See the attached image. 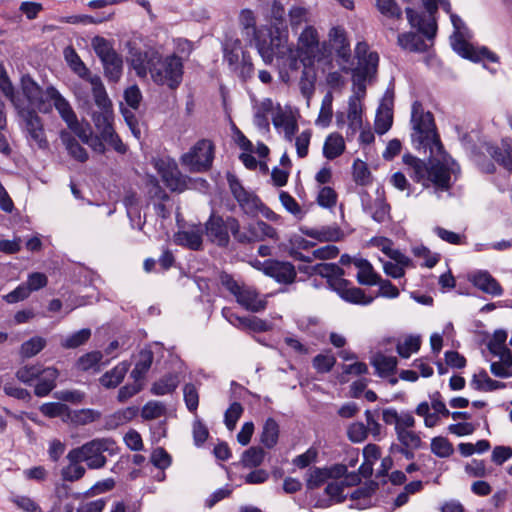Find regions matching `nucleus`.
<instances>
[{
    "label": "nucleus",
    "mask_w": 512,
    "mask_h": 512,
    "mask_svg": "<svg viewBox=\"0 0 512 512\" xmlns=\"http://www.w3.org/2000/svg\"><path fill=\"white\" fill-rule=\"evenodd\" d=\"M203 231L200 227H195L189 230L179 231L174 236L176 244L187 247L191 250L198 251L202 248Z\"/></svg>",
    "instance_id": "nucleus-26"
},
{
    "label": "nucleus",
    "mask_w": 512,
    "mask_h": 512,
    "mask_svg": "<svg viewBox=\"0 0 512 512\" xmlns=\"http://www.w3.org/2000/svg\"><path fill=\"white\" fill-rule=\"evenodd\" d=\"M348 129L346 132L347 138H352L356 133L362 129V104L358 96L353 95L348 101Z\"/></svg>",
    "instance_id": "nucleus-22"
},
{
    "label": "nucleus",
    "mask_w": 512,
    "mask_h": 512,
    "mask_svg": "<svg viewBox=\"0 0 512 512\" xmlns=\"http://www.w3.org/2000/svg\"><path fill=\"white\" fill-rule=\"evenodd\" d=\"M237 302L252 312H260L265 309L266 301L259 298L255 289L244 286L236 296Z\"/></svg>",
    "instance_id": "nucleus-25"
},
{
    "label": "nucleus",
    "mask_w": 512,
    "mask_h": 512,
    "mask_svg": "<svg viewBox=\"0 0 512 512\" xmlns=\"http://www.w3.org/2000/svg\"><path fill=\"white\" fill-rule=\"evenodd\" d=\"M382 419L387 425H394L398 445L422 448L424 443L420 433L414 430L416 421L411 412L398 413L394 408H386Z\"/></svg>",
    "instance_id": "nucleus-5"
},
{
    "label": "nucleus",
    "mask_w": 512,
    "mask_h": 512,
    "mask_svg": "<svg viewBox=\"0 0 512 512\" xmlns=\"http://www.w3.org/2000/svg\"><path fill=\"white\" fill-rule=\"evenodd\" d=\"M91 337V330L83 328L67 336L61 341V346L65 349H75L84 345Z\"/></svg>",
    "instance_id": "nucleus-51"
},
{
    "label": "nucleus",
    "mask_w": 512,
    "mask_h": 512,
    "mask_svg": "<svg viewBox=\"0 0 512 512\" xmlns=\"http://www.w3.org/2000/svg\"><path fill=\"white\" fill-rule=\"evenodd\" d=\"M91 46L101 61L117 53L113 43L102 36L93 37Z\"/></svg>",
    "instance_id": "nucleus-49"
},
{
    "label": "nucleus",
    "mask_w": 512,
    "mask_h": 512,
    "mask_svg": "<svg viewBox=\"0 0 512 512\" xmlns=\"http://www.w3.org/2000/svg\"><path fill=\"white\" fill-rule=\"evenodd\" d=\"M69 416L73 423L77 425H86L100 419L101 413L94 409H80L73 411Z\"/></svg>",
    "instance_id": "nucleus-62"
},
{
    "label": "nucleus",
    "mask_w": 512,
    "mask_h": 512,
    "mask_svg": "<svg viewBox=\"0 0 512 512\" xmlns=\"http://www.w3.org/2000/svg\"><path fill=\"white\" fill-rule=\"evenodd\" d=\"M328 37L337 56L341 58L343 62H348L351 57V50L345 29L341 26H334L330 29Z\"/></svg>",
    "instance_id": "nucleus-21"
},
{
    "label": "nucleus",
    "mask_w": 512,
    "mask_h": 512,
    "mask_svg": "<svg viewBox=\"0 0 512 512\" xmlns=\"http://www.w3.org/2000/svg\"><path fill=\"white\" fill-rule=\"evenodd\" d=\"M179 385V378L176 374H167L156 381L151 387V393L163 396L173 393Z\"/></svg>",
    "instance_id": "nucleus-42"
},
{
    "label": "nucleus",
    "mask_w": 512,
    "mask_h": 512,
    "mask_svg": "<svg viewBox=\"0 0 512 512\" xmlns=\"http://www.w3.org/2000/svg\"><path fill=\"white\" fill-rule=\"evenodd\" d=\"M257 50L266 64H272L276 58L279 76L284 83L290 82L291 72L297 71L303 62L288 44L287 35L281 33L276 36L270 35L269 41L258 40Z\"/></svg>",
    "instance_id": "nucleus-2"
},
{
    "label": "nucleus",
    "mask_w": 512,
    "mask_h": 512,
    "mask_svg": "<svg viewBox=\"0 0 512 512\" xmlns=\"http://www.w3.org/2000/svg\"><path fill=\"white\" fill-rule=\"evenodd\" d=\"M302 233L319 242H336L342 239L343 231L337 226L301 229Z\"/></svg>",
    "instance_id": "nucleus-24"
},
{
    "label": "nucleus",
    "mask_w": 512,
    "mask_h": 512,
    "mask_svg": "<svg viewBox=\"0 0 512 512\" xmlns=\"http://www.w3.org/2000/svg\"><path fill=\"white\" fill-rule=\"evenodd\" d=\"M46 98L52 107H55L66 124L74 122L75 118H77L69 102L55 87L49 86L46 88Z\"/></svg>",
    "instance_id": "nucleus-20"
},
{
    "label": "nucleus",
    "mask_w": 512,
    "mask_h": 512,
    "mask_svg": "<svg viewBox=\"0 0 512 512\" xmlns=\"http://www.w3.org/2000/svg\"><path fill=\"white\" fill-rule=\"evenodd\" d=\"M352 169L353 180L356 184L360 186H367L371 183V172L364 161L356 159L353 163Z\"/></svg>",
    "instance_id": "nucleus-54"
},
{
    "label": "nucleus",
    "mask_w": 512,
    "mask_h": 512,
    "mask_svg": "<svg viewBox=\"0 0 512 512\" xmlns=\"http://www.w3.org/2000/svg\"><path fill=\"white\" fill-rule=\"evenodd\" d=\"M397 358L394 356H386L383 354L376 355L371 364L375 367L380 377H388L393 375L397 368Z\"/></svg>",
    "instance_id": "nucleus-38"
},
{
    "label": "nucleus",
    "mask_w": 512,
    "mask_h": 512,
    "mask_svg": "<svg viewBox=\"0 0 512 512\" xmlns=\"http://www.w3.org/2000/svg\"><path fill=\"white\" fill-rule=\"evenodd\" d=\"M345 150V141L339 133H331L325 140L323 146V154L329 159L333 160L339 157Z\"/></svg>",
    "instance_id": "nucleus-35"
},
{
    "label": "nucleus",
    "mask_w": 512,
    "mask_h": 512,
    "mask_svg": "<svg viewBox=\"0 0 512 512\" xmlns=\"http://www.w3.org/2000/svg\"><path fill=\"white\" fill-rule=\"evenodd\" d=\"M239 22L242 28L245 30L246 35L251 36L255 40L257 46L258 40H262L260 37V31L256 28V19L254 13L250 9H244L241 11L239 16Z\"/></svg>",
    "instance_id": "nucleus-44"
},
{
    "label": "nucleus",
    "mask_w": 512,
    "mask_h": 512,
    "mask_svg": "<svg viewBox=\"0 0 512 512\" xmlns=\"http://www.w3.org/2000/svg\"><path fill=\"white\" fill-rule=\"evenodd\" d=\"M103 354L100 351H91L82 355L76 361V369L82 372L93 371L99 372L101 369V361Z\"/></svg>",
    "instance_id": "nucleus-37"
},
{
    "label": "nucleus",
    "mask_w": 512,
    "mask_h": 512,
    "mask_svg": "<svg viewBox=\"0 0 512 512\" xmlns=\"http://www.w3.org/2000/svg\"><path fill=\"white\" fill-rule=\"evenodd\" d=\"M288 20L292 31L297 32L304 24L309 25L310 11L304 6L293 5L288 11Z\"/></svg>",
    "instance_id": "nucleus-39"
},
{
    "label": "nucleus",
    "mask_w": 512,
    "mask_h": 512,
    "mask_svg": "<svg viewBox=\"0 0 512 512\" xmlns=\"http://www.w3.org/2000/svg\"><path fill=\"white\" fill-rule=\"evenodd\" d=\"M21 90L31 109H37L41 113L52 111V105L46 98V89L43 90L29 75L22 76Z\"/></svg>",
    "instance_id": "nucleus-15"
},
{
    "label": "nucleus",
    "mask_w": 512,
    "mask_h": 512,
    "mask_svg": "<svg viewBox=\"0 0 512 512\" xmlns=\"http://www.w3.org/2000/svg\"><path fill=\"white\" fill-rule=\"evenodd\" d=\"M69 465L63 467L61 470V476L63 480L74 482L81 479L85 475V468L80 464L82 461H75L71 457V450L67 454Z\"/></svg>",
    "instance_id": "nucleus-45"
},
{
    "label": "nucleus",
    "mask_w": 512,
    "mask_h": 512,
    "mask_svg": "<svg viewBox=\"0 0 512 512\" xmlns=\"http://www.w3.org/2000/svg\"><path fill=\"white\" fill-rule=\"evenodd\" d=\"M105 77L111 82H118L123 73V59L116 53L101 61Z\"/></svg>",
    "instance_id": "nucleus-33"
},
{
    "label": "nucleus",
    "mask_w": 512,
    "mask_h": 512,
    "mask_svg": "<svg viewBox=\"0 0 512 512\" xmlns=\"http://www.w3.org/2000/svg\"><path fill=\"white\" fill-rule=\"evenodd\" d=\"M354 265L358 268L357 281L362 285H376L379 282L380 275L377 274L366 259H356Z\"/></svg>",
    "instance_id": "nucleus-31"
},
{
    "label": "nucleus",
    "mask_w": 512,
    "mask_h": 512,
    "mask_svg": "<svg viewBox=\"0 0 512 512\" xmlns=\"http://www.w3.org/2000/svg\"><path fill=\"white\" fill-rule=\"evenodd\" d=\"M47 342L46 339L40 336H35L22 343L19 354L23 359L34 357L41 352Z\"/></svg>",
    "instance_id": "nucleus-46"
},
{
    "label": "nucleus",
    "mask_w": 512,
    "mask_h": 512,
    "mask_svg": "<svg viewBox=\"0 0 512 512\" xmlns=\"http://www.w3.org/2000/svg\"><path fill=\"white\" fill-rule=\"evenodd\" d=\"M471 281L474 284V286H476L485 293L494 296H499L503 293V289L500 286L499 282L486 271H479L475 273L472 276Z\"/></svg>",
    "instance_id": "nucleus-28"
},
{
    "label": "nucleus",
    "mask_w": 512,
    "mask_h": 512,
    "mask_svg": "<svg viewBox=\"0 0 512 512\" xmlns=\"http://www.w3.org/2000/svg\"><path fill=\"white\" fill-rule=\"evenodd\" d=\"M65 58L69 63L71 69L82 79L88 81L93 89V82L95 78L101 80L98 75H92L90 70L86 67L84 62L81 60L79 55L73 48H67L65 50Z\"/></svg>",
    "instance_id": "nucleus-27"
},
{
    "label": "nucleus",
    "mask_w": 512,
    "mask_h": 512,
    "mask_svg": "<svg viewBox=\"0 0 512 512\" xmlns=\"http://www.w3.org/2000/svg\"><path fill=\"white\" fill-rule=\"evenodd\" d=\"M330 479L327 468L314 467L308 471L306 486L309 490H314L323 485Z\"/></svg>",
    "instance_id": "nucleus-52"
},
{
    "label": "nucleus",
    "mask_w": 512,
    "mask_h": 512,
    "mask_svg": "<svg viewBox=\"0 0 512 512\" xmlns=\"http://www.w3.org/2000/svg\"><path fill=\"white\" fill-rule=\"evenodd\" d=\"M398 44L411 52H424L428 46L423 38L414 32H407L398 36Z\"/></svg>",
    "instance_id": "nucleus-41"
},
{
    "label": "nucleus",
    "mask_w": 512,
    "mask_h": 512,
    "mask_svg": "<svg viewBox=\"0 0 512 512\" xmlns=\"http://www.w3.org/2000/svg\"><path fill=\"white\" fill-rule=\"evenodd\" d=\"M228 183L231 193L243 213L252 217L256 216L261 208H263L260 198L254 193L247 191L235 176L228 177Z\"/></svg>",
    "instance_id": "nucleus-13"
},
{
    "label": "nucleus",
    "mask_w": 512,
    "mask_h": 512,
    "mask_svg": "<svg viewBox=\"0 0 512 512\" xmlns=\"http://www.w3.org/2000/svg\"><path fill=\"white\" fill-rule=\"evenodd\" d=\"M439 1L440 0H422L427 15L419 14L410 7L405 9L409 24L413 28H417L418 32L423 34L429 40L436 36L437 23L435 14L438 11Z\"/></svg>",
    "instance_id": "nucleus-10"
},
{
    "label": "nucleus",
    "mask_w": 512,
    "mask_h": 512,
    "mask_svg": "<svg viewBox=\"0 0 512 512\" xmlns=\"http://www.w3.org/2000/svg\"><path fill=\"white\" fill-rule=\"evenodd\" d=\"M413 179L416 182H431L436 189L447 191L451 187V175L460 171L456 162L444 151L428 153V161L413 160Z\"/></svg>",
    "instance_id": "nucleus-1"
},
{
    "label": "nucleus",
    "mask_w": 512,
    "mask_h": 512,
    "mask_svg": "<svg viewBox=\"0 0 512 512\" xmlns=\"http://www.w3.org/2000/svg\"><path fill=\"white\" fill-rule=\"evenodd\" d=\"M61 139L71 157L82 163L88 160L87 151L78 143L75 138L68 134H62Z\"/></svg>",
    "instance_id": "nucleus-48"
},
{
    "label": "nucleus",
    "mask_w": 512,
    "mask_h": 512,
    "mask_svg": "<svg viewBox=\"0 0 512 512\" xmlns=\"http://www.w3.org/2000/svg\"><path fill=\"white\" fill-rule=\"evenodd\" d=\"M92 94L95 104L100 111H95L92 114V121L99 131L101 137L107 135L109 132H113V111L112 103L108 98L106 89L102 83V80L94 79Z\"/></svg>",
    "instance_id": "nucleus-7"
},
{
    "label": "nucleus",
    "mask_w": 512,
    "mask_h": 512,
    "mask_svg": "<svg viewBox=\"0 0 512 512\" xmlns=\"http://www.w3.org/2000/svg\"><path fill=\"white\" fill-rule=\"evenodd\" d=\"M279 433L280 429L276 420L268 418L263 425L260 441L266 448L271 449L277 444Z\"/></svg>",
    "instance_id": "nucleus-40"
},
{
    "label": "nucleus",
    "mask_w": 512,
    "mask_h": 512,
    "mask_svg": "<svg viewBox=\"0 0 512 512\" xmlns=\"http://www.w3.org/2000/svg\"><path fill=\"white\" fill-rule=\"evenodd\" d=\"M118 446L112 438H95L82 446L71 449V457L75 461L85 462L89 469L103 468L107 463V458L103 455L107 452L109 455L118 453Z\"/></svg>",
    "instance_id": "nucleus-4"
},
{
    "label": "nucleus",
    "mask_w": 512,
    "mask_h": 512,
    "mask_svg": "<svg viewBox=\"0 0 512 512\" xmlns=\"http://www.w3.org/2000/svg\"><path fill=\"white\" fill-rule=\"evenodd\" d=\"M184 64L181 57L171 54L162 57L159 53L157 64L151 70V78L157 85H166L170 89H176L182 82Z\"/></svg>",
    "instance_id": "nucleus-6"
},
{
    "label": "nucleus",
    "mask_w": 512,
    "mask_h": 512,
    "mask_svg": "<svg viewBox=\"0 0 512 512\" xmlns=\"http://www.w3.org/2000/svg\"><path fill=\"white\" fill-rule=\"evenodd\" d=\"M214 159V144L211 140L201 139L181 156V164L192 172H204L210 169Z\"/></svg>",
    "instance_id": "nucleus-9"
},
{
    "label": "nucleus",
    "mask_w": 512,
    "mask_h": 512,
    "mask_svg": "<svg viewBox=\"0 0 512 512\" xmlns=\"http://www.w3.org/2000/svg\"><path fill=\"white\" fill-rule=\"evenodd\" d=\"M265 452L261 447H250L244 451L241 462L246 468L258 467L264 460Z\"/></svg>",
    "instance_id": "nucleus-58"
},
{
    "label": "nucleus",
    "mask_w": 512,
    "mask_h": 512,
    "mask_svg": "<svg viewBox=\"0 0 512 512\" xmlns=\"http://www.w3.org/2000/svg\"><path fill=\"white\" fill-rule=\"evenodd\" d=\"M355 54L358 59L357 76L366 79L376 73L379 56L376 52H369L366 42H359L356 45Z\"/></svg>",
    "instance_id": "nucleus-18"
},
{
    "label": "nucleus",
    "mask_w": 512,
    "mask_h": 512,
    "mask_svg": "<svg viewBox=\"0 0 512 512\" xmlns=\"http://www.w3.org/2000/svg\"><path fill=\"white\" fill-rule=\"evenodd\" d=\"M453 49L462 57L471 61L478 62L488 60L490 62H498L499 57L486 47L475 48L464 39H458L452 42Z\"/></svg>",
    "instance_id": "nucleus-19"
},
{
    "label": "nucleus",
    "mask_w": 512,
    "mask_h": 512,
    "mask_svg": "<svg viewBox=\"0 0 512 512\" xmlns=\"http://www.w3.org/2000/svg\"><path fill=\"white\" fill-rule=\"evenodd\" d=\"M378 485L375 482H370L364 486L355 489L351 495V500L357 501L354 507L358 509H365L371 504V496L375 493Z\"/></svg>",
    "instance_id": "nucleus-36"
},
{
    "label": "nucleus",
    "mask_w": 512,
    "mask_h": 512,
    "mask_svg": "<svg viewBox=\"0 0 512 512\" xmlns=\"http://www.w3.org/2000/svg\"><path fill=\"white\" fill-rule=\"evenodd\" d=\"M154 360V354L150 349H143L139 352L138 360L131 371V378L135 382H141L150 370Z\"/></svg>",
    "instance_id": "nucleus-29"
},
{
    "label": "nucleus",
    "mask_w": 512,
    "mask_h": 512,
    "mask_svg": "<svg viewBox=\"0 0 512 512\" xmlns=\"http://www.w3.org/2000/svg\"><path fill=\"white\" fill-rule=\"evenodd\" d=\"M235 241L240 244L260 242L261 237L259 236L258 229L256 228V222L249 224L244 230H241V227L239 226L235 235Z\"/></svg>",
    "instance_id": "nucleus-60"
},
{
    "label": "nucleus",
    "mask_w": 512,
    "mask_h": 512,
    "mask_svg": "<svg viewBox=\"0 0 512 512\" xmlns=\"http://www.w3.org/2000/svg\"><path fill=\"white\" fill-rule=\"evenodd\" d=\"M507 332L505 330H496L492 338L487 343V348L494 356H506L510 359L512 356L511 350L506 346Z\"/></svg>",
    "instance_id": "nucleus-32"
},
{
    "label": "nucleus",
    "mask_w": 512,
    "mask_h": 512,
    "mask_svg": "<svg viewBox=\"0 0 512 512\" xmlns=\"http://www.w3.org/2000/svg\"><path fill=\"white\" fill-rule=\"evenodd\" d=\"M225 317L228 319L230 323L236 326L249 327L258 330H264L265 322L257 319V318H246L239 317L230 311L223 310Z\"/></svg>",
    "instance_id": "nucleus-59"
},
{
    "label": "nucleus",
    "mask_w": 512,
    "mask_h": 512,
    "mask_svg": "<svg viewBox=\"0 0 512 512\" xmlns=\"http://www.w3.org/2000/svg\"><path fill=\"white\" fill-rule=\"evenodd\" d=\"M332 289L346 302L359 305H369L374 298L367 296L365 292L358 287L352 286L344 278H335L332 281Z\"/></svg>",
    "instance_id": "nucleus-17"
},
{
    "label": "nucleus",
    "mask_w": 512,
    "mask_h": 512,
    "mask_svg": "<svg viewBox=\"0 0 512 512\" xmlns=\"http://www.w3.org/2000/svg\"><path fill=\"white\" fill-rule=\"evenodd\" d=\"M16 110L24 121L25 129L29 138L33 140L40 149L47 148L48 141L45 136V130L42 120L37 112L34 109L25 107L24 105Z\"/></svg>",
    "instance_id": "nucleus-14"
},
{
    "label": "nucleus",
    "mask_w": 512,
    "mask_h": 512,
    "mask_svg": "<svg viewBox=\"0 0 512 512\" xmlns=\"http://www.w3.org/2000/svg\"><path fill=\"white\" fill-rule=\"evenodd\" d=\"M129 366V363L123 361L110 371L104 373L99 379L101 385L108 389L117 387L123 381Z\"/></svg>",
    "instance_id": "nucleus-30"
},
{
    "label": "nucleus",
    "mask_w": 512,
    "mask_h": 512,
    "mask_svg": "<svg viewBox=\"0 0 512 512\" xmlns=\"http://www.w3.org/2000/svg\"><path fill=\"white\" fill-rule=\"evenodd\" d=\"M333 95L327 92L322 99L319 115L315 121L317 126L328 127L331 123L333 110H332Z\"/></svg>",
    "instance_id": "nucleus-50"
},
{
    "label": "nucleus",
    "mask_w": 512,
    "mask_h": 512,
    "mask_svg": "<svg viewBox=\"0 0 512 512\" xmlns=\"http://www.w3.org/2000/svg\"><path fill=\"white\" fill-rule=\"evenodd\" d=\"M411 141L415 149L423 153H439L443 145L437 132L434 116L426 111L420 101L411 107Z\"/></svg>",
    "instance_id": "nucleus-3"
},
{
    "label": "nucleus",
    "mask_w": 512,
    "mask_h": 512,
    "mask_svg": "<svg viewBox=\"0 0 512 512\" xmlns=\"http://www.w3.org/2000/svg\"><path fill=\"white\" fill-rule=\"evenodd\" d=\"M42 367V364L25 365L16 371L15 376L25 385H32L41 374Z\"/></svg>",
    "instance_id": "nucleus-53"
},
{
    "label": "nucleus",
    "mask_w": 512,
    "mask_h": 512,
    "mask_svg": "<svg viewBox=\"0 0 512 512\" xmlns=\"http://www.w3.org/2000/svg\"><path fill=\"white\" fill-rule=\"evenodd\" d=\"M420 346L421 338L419 336L410 335L406 337L403 342L397 344L396 351L402 358H409L412 353L420 349Z\"/></svg>",
    "instance_id": "nucleus-56"
},
{
    "label": "nucleus",
    "mask_w": 512,
    "mask_h": 512,
    "mask_svg": "<svg viewBox=\"0 0 512 512\" xmlns=\"http://www.w3.org/2000/svg\"><path fill=\"white\" fill-rule=\"evenodd\" d=\"M204 227L208 240L211 243L224 248L230 243L229 233H231L235 239V235L239 227V221L233 216L223 218L221 215L212 212L208 220L205 222Z\"/></svg>",
    "instance_id": "nucleus-8"
},
{
    "label": "nucleus",
    "mask_w": 512,
    "mask_h": 512,
    "mask_svg": "<svg viewBox=\"0 0 512 512\" xmlns=\"http://www.w3.org/2000/svg\"><path fill=\"white\" fill-rule=\"evenodd\" d=\"M272 110L273 101L270 98L262 100L256 107V111L254 113V124L261 129L269 128L268 115Z\"/></svg>",
    "instance_id": "nucleus-47"
},
{
    "label": "nucleus",
    "mask_w": 512,
    "mask_h": 512,
    "mask_svg": "<svg viewBox=\"0 0 512 512\" xmlns=\"http://www.w3.org/2000/svg\"><path fill=\"white\" fill-rule=\"evenodd\" d=\"M430 447L432 453L440 458H448L454 452L452 443L447 438L442 436L434 437L431 440Z\"/></svg>",
    "instance_id": "nucleus-55"
},
{
    "label": "nucleus",
    "mask_w": 512,
    "mask_h": 512,
    "mask_svg": "<svg viewBox=\"0 0 512 512\" xmlns=\"http://www.w3.org/2000/svg\"><path fill=\"white\" fill-rule=\"evenodd\" d=\"M297 52L302 58L304 65H313L322 57L320 39L317 29L312 25L304 27L298 36Z\"/></svg>",
    "instance_id": "nucleus-11"
},
{
    "label": "nucleus",
    "mask_w": 512,
    "mask_h": 512,
    "mask_svg": "<svg viewBox=\"0 0 512 512\" xmlns=\"http://www.w3.org/2000/svg\"><path fill=\"white\" fill-rule=\"evenodd\" d=\"M311 274L327 278L330 287L335 278H342L344 270L334 263H319L311 267Z\"/></svg>",
    "instance_id": "nucleus-43"
},
{
    "label": "nucleus",
    "mask_w": 512,
    "mask_h": 512,
    "mask_svg": "<svg viewBox=\"0 0 512 512\" xmlns=\"http://www.w3.org/2000/svg\"><path fill=\"white\" fill-rule=\"evenodd\" d=\"M59 371L55 367H42L41 374L37 378L34 394L38 397L47 396L55 387Z\"/></svg>",
    "instance_id": "nucleus-23"
},
{
    "label": "nucleus",
    "mask_w": 512,
    "mask_h": 512,
    "mask_svg": "<svg viewBox=\"0 0 512 512\" xmlns=\"http://www.w3.org/2000/svg\"><path fill=\"white\" fill-rule=\"evenodd\" d=\"M285 15L283 4L278 0H273L270 9V23L277 31L286 27Z\"/></svg>",
    "instance_id": "nucleus-57"
},
{
    "label": "nucleus",
    "mask_w": 512,
    "mask_h": 512,
    "mask_svg": "<svg viewBox=\"0 0 512 512\" xmlns=\"http://www.w3.org/2000/svg\"><path fill=\"white\" fill-rule=\"evenodd\" d=\"M499 361L492 362L490 365L491 373L500 378H508L512 376V355L510 359L506 356H498Z\"/></svg>",
    "instance_id": "nucleus-61"
},
{
    "label": "nucleus",
    "mask_w": 512,
    "mask_h": 512,
    "mask_svg": "<svg viewBox=\"0 0 512 512\" xmlns=\"http://www.w3.org/2000/svg\"><path fill=\"white\" fill-rule=\"evenodd\" d=\"M127 63L135 71L139 78L151 75V70L159 59V52L154 49L142 50L132 43H128Z\"/></svg>",
    "instance_id": "nucleus-12"
},
{
    "label": "nucleus",
    "mask_w": 512,
    "mask_h": 512,
    "mask_svg": "<svg viewBox=\"0 0 512 512\" xmlns=\"http://www.w3.org/2000/svg\"><path fill=\"white\" fill-rule=\"evenodd\" d=\"M263 273L280 284L294 283L297 272L295 266L287 261L270 259L263 263Z\"/></svg>",
    "instance_id": "nucleus-16"
},
{
    "label": "nucleus",
    "mask_w": 512,
    "mask_h": 512,
    "mask_svg": "<svg viewBox=\"0 0 512 512\" xmlns=\"http://www.w3.org/2000/svg\"><path fill=\"white\" fill-rule=\"evenodd\" d=\"M488 152L498 164L503 166L505 169L511 171L512 148L501 149L500 147L497 146H491L488 149Z\"/></svg>",
    "instance_id": "nucleus-63"
},
{
    "label": "nucleus",
    "mask_w": 512,
    "mask_h": 512,
    "mask_svg": "<svg viewBox=\"0 0 512 512\" xmlns=\"http://www.w3.org/2000/svg\"><path fill=\"white\" fill-rule=\"evenodd\" d=\"M470 385L477 391H494L505 387V383L493 380L489 377L485 370H481L479 373L474 374Z\"/></svg>",
    "instance_id": "nucleus-34"
},
{
    "label": "nucleus",
    "mask_w": 512,
    "mask_h": 512,
    "mask_svg": "<svg viewBox=\"0 0 512 512\" xmlns=\"http://www.w3.org/2000/svg\"><path fill=\"white\" fill-rule=\"evenodd\" d=\"M376 6L381 14L388 18H402V10L395 0H376Z\"/></svg>",
    "instance_id": "nucleus-64"
}]
</instances>
